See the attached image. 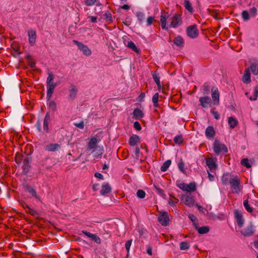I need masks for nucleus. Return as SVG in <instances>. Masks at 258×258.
Listing matches in <instances>:
<instances>
[{
	"mask_svg": "<svg viewBox=\"0 0 258 258\" xmlns=\"http://www.w3.org/2000/svg\"><path fill=\"white\" fill-rule=\"evenodd\" d=\"M73 42L74 44L77 45L78 48L81 51H82L85 55L87 56L91 55V51L87 45H85L81 42H80L79 41L76 40H74Z\"/></svg>",
	"mask_w": 258,
	"mask_h": 258,
	"instance_id": "nucleus-6",
	"label": "nucleus"
},
{
	"mask_svg": "<svg viewBox=\"0 0 258 258\" xmlns=\"http://www.w3.org/2000/svg\"><path fill=\"white\" fill-rule=\"evenodd\" d=\"M228 124L231 128H234L238 124L237 120L233 117H229L228 118Z\"/></svg>",
	"mask_w": 258,
	"mask_h": 258,
	"instance_id": "nucleus-34",
	"label": "nucleus"
},
{
	"mask_svg": "<svg viewBox=\"0 0 258 258\" xmlns=\"http://www.w3.org/2000/svg\"><path fill=\"white\" fill-rule=\"evenodd\" d=\"M28 64L31 68H34L35 67V63L32 59L28 60Z\"/></svg>",
	"mask_w": 258,
	"mask_h": 258,
	"instance_id": "nucleus-60",
	"label": "nucleus"
},
{
	"mask_svg": "<svg viewBox=\"0 0 258 258\" xmlns=\"http://www.w3.org/2000/svg\"><path fill=\"white\" fill-rule=\"evenodd\" d=\"M181 200L186 205L189 207L193 206L195 203L194 199L187 195L182 196Z\"/></svg>",
	"mask_w": 258,
	"mask_h": 258,
	"instance_id": "nucleus-21",
	"label": "nucleus"
},
{
	"mask_svg": "<svg viewBox=\"0 0 258 258\" xmlns=\"http://www.w3.org/2000/svg\"><path fill=\"white\" fill-rule=\"evenodd\" d=\"M184 163L182 159H181L180 162L178 164V167L179 170L183 173H185V171L184 169Z\"/></svg>",
	"mask_w": 258,
	"mask_h": 258,
	"instance_id": "nucleus-45",
	"label": "nucleus"
},
{
	"mask_svg": "<svg viewBox=\"0 0 258 258\" xmlns=\"http://www.w3.org/2000/svg\"><path fill=\"white\" fill-rule=\"evenodd\" d=\"M182 190L187 192H194L196 190L197 187L195 182H190L189 184L181 183L177 185Z\"/></svg>",
	"mask_w": 258,
	"mask_h": 258,
	"instance_id": "nucleus-5",
	"label": "nucleus"
},
{
	"mask_svg": "<svg viewBox=\"0 0 258 258\" xmlns=\"http://www.w3.org/2000/svg\"><path fill=\"white\" fill-rule=\"evenodd\" d=\"M211 111L215 119H218L219 118L220 116L217 111L213 110H211Z\"/></svg>",
	"mask_w": 258,
	"mask_h": 258,
	"instance_id": "nucleus-58",
	"label": "nucleus"
},
{
	"mask_svg": "<svg viewBox=\"0 0 258 258\" xmlns=\"http://www.w3.org/2000/svg\"><path fill=\"white\" fill-rule=\"evenodd\" d=\"M206 165L210 168L211 171L217 168L216 162L213 158H210L206 160Z\"/></svg>",
	"mask_w": 258,
	"mask_h": 258,
	"instance_id": "nucleus-27",
	"label": "nucleus"
},
{
	"mask_svg": "<svg viewBox=\"0 0 258 258\" xmlns=\"http://www.w3.org/2000/svg\"><path fill=\"white\" fill-rule=\"evenodd\" d=\"M241 164L246 168H249L251 167V164L249 163L247 158H244L241 160Z\"/></svg>",
	"mask_w": 258,
	"mask_h": 258,
	"instance_id": "nucleus-42",
	"label": "nucleus"
},
{
	"mask_svg": "<svg viewBox=\"0 0 258 258\" xmlns=\"http://www.w3.org/2000/svg\"><path fill=\"white\" fill-rule=\"evenodd\" d=\"M111 191V187L107 182H104L102 185V188L100 191L101 195H105Z\"/></svg>",
	"mask_w": 258,
	"mask_h": 258,
	"instance_id": "nucleus-22",
	"label": "nucleus"
},
{
	"mask_svg": "<svg viewBox=\"0 0 258 258\" xmlns=\"http://www.w3.org/2000/svg\"><path fill=\"white\" fill-rule=\"evenodd\" d=\"M173 42L176 45L179 47L182 46L184 42L183 39L180 36L176 37Z\"/></svg>",
	"mask_w": 258,
	"mask_h": 258,
	"instance_id": "nucleus-35",
	"label": "nucleus"
},
{
	"mask_svg": "<svg viewBox=\"0 0 258 258\" xmlns=\"http://www.w3.org/2000/svg\"><path fill=\"white\" fill-rule=\"evenodd\" d=\"M82 232L85 235L91 238V239L94 242H95L96 243L100 244L101 243V239L100 237L98 236L97 235L91 233L90 232L85 230H83Z\"/></svg>",
	"mask_w": 258,
	"mask_h": 258,
	"instance_id": "nucleus-18",
	"label": "nucleus"
},
{
	"mask_svg": "<svg viewBox=\"0 0 258 258\" xmlns=\"http://www.w3.org/2000/svg\"><path fill=\"white\" fill-rule=\"evenodd\" d=\"M158 222L163 226H166L169 222L168 214L167 212L161 211L159 213L158 218Z\"/></svg>",
	"mask_w": 258,
	"mask_h": 258,
	"instance_id": "nucleus-4",
	"label": "nucleus"
},
{
	"mask_svg": "<svg viewBox=\"0 0 258 258\" xmlns=\"http://www.w3.org/2000/svg\"><path fill=\"white\" fill-rule=\"evenodd\" d=\"M50 121V117L49 112H47L43 120V130L45 133L49 132L48 124Z\"/></svg>",
	"mask_w": 258,
	"mask_h": 258,
	"instance_id": "nucleus-23",
	"label": "nucleus"
},
{
	"mask_svg": "<svg viewBox=\"0 0 258 258\" xmlns=\"http://www.w3.org/2000/svg\"><path fill=\"white\" fill-rule=\"evenodd\" d=\"M35 126L38 130V131L39 132H41V122L39 120H38L36 124H35Z\"/></svg>",
	"mask_w": 258,
	"mask_h": 258,
	"instance_id": "nucleus-57",
	"label": "nucleus"
},
{
	"mask_svg": "<svg viewBox=\"0 0 258 258\" xmlns=\"http://www.w3.org/2000/svg\"><path fill=\"white\" fill-rule=\"evenodd\" d=\"M29 43L31 46H34L36 39V32L34 30H29L28 31Z\"/></svg>",
	"mask_w": 258,
	"mask_h": 258,
	"instance_id": "nucleus-17",
	"label": "nucleus"
},
{
	"mask_svg": "<svg viewBox=\"0 0 258 258\" xmlns=\"http://www.w3.org/2000/svg\"><path fill=\"white\" fill-rule=\"evenodd\" d=\"M154 20V17L151 16L148 17L146 21L147 26H149L153 24Z\"/></svg>",
	"mask_w": 258,
	"mask_h": 258,
	"instance_id": "nucleus-51",
	"label": "nucleus"
},
{
	"mask_svg": "<svg viewBox=\"0 0 258 258\" xmlns=\"http://www.w3.org/2000/svg\"><path fill=\"white\" fill-rule=\"evenodd\" d=\"M234 216L238 226L240 227H242L244 220L241 213L239 210H235L234 211Z\"/></svg>",
	"mask_w": 258,
	"mask_h": 258,
	"instance_id": "nucleus-13",
	"label": "nucleus"
},
{
	"mask_svg": "<svg viewBox=\"0 0 258 258\" xmlns=\"http://www.w3.org/2000/svg\"><path fill=\"white\" fill-rule=\"evenodd\" d=\"M130 8H131V6L130 5L125 4L123 6H120L119 9H123V10H130Z\"/></svg>",
	"mask_w": 258,
	"mask_h": 258,
	"instance_id": "nucleus-63",
	"label": "nucleus"
},
{
	"mask_svg": "<svg viewBox=\"0 0 258 258\" xmlns=\"http://www.w3.org/2000/svg\"><path fill=\"white\" fill-rule=\"evenodd\" d=\"M242 81L244 83L248 84L250 82V75L249 69L245 71V73L243 76Z\"/></svg>",
	"mask_w": 258,
	"mask_h": 258,
	"instance_id": "nucleus-31",
	"label": "nucleus"
},
{
	"mask_svg": "<svg viewBox=\"0 0 258 258\" xmlns=\"http://www.w3.org/2000/svg\"><path fill=\"white\" fill-rule=\"evenodd\" d=\"M60 149V145L58 144H49L46 145L45 150L49 152H55Z\"/></svg>",
	"mask_w": 258,
	"mask_h": 258,
	"instance_id": "nucleus-24",
	"label": "nucleus"
},
{
	"mask_svg": "<svg viewBox=\"0 0 258 258\" xmlns=\"http://www.w3.org/2000/svg\"><path fill=\"white\" fill-rule=\"evenodd\" d=\"M96 0H86L85 2L86 5L91 6L93 5L96 2Z\"/></svg>",
	"mask_w": 258,
	"mask_h": 258,
	"instance_id": "nucleus-56",
	"label": "nucleus"
},
{
	"mask_svg": "<svg viewBox=\"0 0 258 258\" xmlns=\"http://www.w3.org/2000/svg\"><path fill=\"white\" fill-rule=\"evenodd\" d=\"M152 77L155 82L156 83L158 89H160L161 88V85L160 81V77L159 74L157 72H154L152 74Z\"/></svg>",
	"mask_w": 258,
	"mask_h": 258,
	"instance_id": "nucleus-32",
	"label": "nucleus"
},
{
	"mask_svg": "<svg viewBox=\"0 0 258 258\" xmlns=\"http://www.w3.org/2000/svg\"><path fill=\"white\" fill-rule=\"evenodd\" d=\"M210 90V86L207 83H205L203 86V92L204 94H208Z\"/></svg>",
	"mask_w": 258,
	"mask_h": 258,
	"instance_id": "nucleus-46",
	"label": "nucleus"
},
{
	"mask_svg": "<svg viewBox=\"0 0 258 258\" xmlns=\"http://www.w3.org/2000/svg\"><path fill=\"white\" fill-rule=\"evenodd\" d=\"M213 150L216 155H219L221 152L227 153L228 149L224 145L221 144L218 141L216 140L213 145Z\"/></svg>",
	"mask_w": 258,
	"mask_h": 258,
	"instance_id": "nucleus-3",
	"label": "nucleus"
},
{
	"mask_svg": "<svg viewBox=\"0 0 258 258\" xmlns=\"http://www.w3.org/2000/svg\"><path fill=\"white\" fill-rule=\"evenodd\" d=\"M184 7L185 9L189 12L192 13L193 12V8L192 7V6L189 2V0H185L184 3Z\"/></svg>",
	"mask_w": 258,
	"mask_h": 258,
	"instance_id": "nucleus-37",
	"label": "nucleus"
},
{
	"mask_svg": "<svg viewBox=\"0 0 258 258\" xmlns=\"http://www.w3.org/2000/svg\"><path fill=\"white\" fill-rule=\"evenodd\" d=\"M233 177V176H232L228 173L224 174L221 179L222 183L224 185L229 184L230 180L232 179Z\"/></svg>",
	"mask_w": 258,
	"mask_h": 258,
	"instance_id": "nucleus-28",
	"label": "nucleus"
},
{
	"mask_svg": "<svg viewBox=\"0 0 258 258\" xmlns=\"http://www.w3.org/2000/svg\"><path fill=\"white\" fill-rule=\"evenodd\" d=\"M140 153V149L138 147H136L135 149V155L137 159H139V154Z\"/></svg>",
	"mask_w": 258,
	"mask_h": 258,
	"instance_id": "nucleus-61",
	"label": "nucleus"
},
{
	"mask_svg": "<svg viewBox=\"0 0 258 258\" xmlns=\"http://www.w3.org/2000/svg\"><path fill=\"white\" fill-rule=\"evenodd\" d=\"M168 13L166 12L164 10H162L161 11V18H160V22L161 24V28L163 30H167V28L166 27V20L167 18H168Z\"/></svg>",
	"mask_w": 258,
	"mask_h": 258,
	"instance_id": "nucleus-16",
	"label": "nucleus"
},
{
	"mask_svg": "<svg viewBox=\"0 0 258 258\" xmlns=\"http://www.w3.org/2000/svg\"><path fill=\"white\" fill-rule=\"evenodd\" d=\"M188 218L193 222H194L197 219V218L196 217V216L194 215L191 214H189Z\"/></svg>",
	"mask_w": 258,
	"mask_h": 258,
	"instance_id": "nucleus-64",
	"label": "nucleus"
},
{
	"mask_svg": "<svg viewBox=\"0 0 258 258\" xmlns=\"http://www.w3.org/2000/svg\"><path fill=\"white\" fill-rule=\"evenodd\" d=\"M134 127L138 131H140L142 128L140 123L137 121L134 122Z\"/></svg>",
	"mask_w": 258,
	"mask_h": 258,
	"instance_id": "nucleus-53",
	"label": "nucleus"
},
{
	"mask_svg": "<svg viewBox=\"0 0 258 258\" xmlns=\"http://www.w3.org/2000/svg\"><path fill=\"white\" fill-rule=\"evenodd\" d=\"M174 142L176 144L180 145L183 142V137L181 135H179L174 138Z\"/></svg>",
	"mask_w": 258,
	"mask_h": 258,
	"instance_id": "nucleus-39",
	"label": "nucleus"
},
{
	"mask_svg": "<svg viewBox=\"0 0 258 258\" xmlns=\"http://www.w3.org/2000/svg\"><path fill=\"white\" fill-rule=\"evenodd\" d=\"M158 98H159V94L158 93H155L152 97L153 103H158Z\"/></svg>",
	"mask_w": 258,
	"mask_h": 258,
	"instance_id": "nucleus-52",
	"label": "nucleus"
},
{
	"mask_svg": "<svg viewBox=\"0 0 258 258\" xmlns=\"http://www.w3.org/2000/svg\"><path fill=\"white\" fill-rule=\"evenodd\" d=\"M31 159L28 156L25 157L23 159V171L22 173L26 175L29 171L31 167Z\"/></svg>",
	"mask_w": 258,
	"mask_h": 258,
	"instance_id": "nucleus-7",
	"label": "nucleus"
},
{
	"mask_svg": "<svg viewBox=\"0 0 258 258\" xmlns=\"http://www.w3.org/2000/svg\"><path fill=\"white\" fill-rule=\"evenodd\" d=\"M212 98L213 99V103L215 105L219 104V93L217 88L213 87L212 88Z\"/></svg>",
	"mask_w": 258,
	"mask_h": 258,
	"instance_id": "nucleus-14",
	"label": "nucleus"
},
{
	"mask_svg": "<svg viewBox=\"0 0 258 258\" xmlns=\"http://www.w3.org/2000/svg\"><path fill=\"white\" fill-rule=\"evenodd\" d=\"M78 92V89L77 87L72 84L71 85V89L69 90V98L71 99H74L76 96Z\"/></svg>",
	"mask_w": 258,
	"mask_h": 258,
	"instance_id": "nucleus-25",
	"label": "nucleus"
},
{
	"mask_svg": "<svg viewBox=\"0 0 258 258\" xmlns=\"http://www.w3.org/2000/svg\"><path fill=\"white\" fill-rule=\"evenodd\" d=\"M255 232L254 226L252 224H249L241 231V234L244 236H250L252 235Z\"/></svg>",
	"mask_w": 258,
	"mask_h": 258,
	"instance_id": "nucleus-12",
	"label": "nucleus"
},
{
	"mask_svg": "<svg viewBox=\"0 0 258 258\" xmlns=\"http://www.w3.org/2000/svg\"><path fill=\"white\" fill-rule=\"evenodd\" d=\"M171 164V161L170 160H166L161 166L160 168L161 170L163 172L166 171L168 169Z\"/></svg>",
	"mask_w": 258,
	"mask_h": 258,
	"instance_id": "nucleus-36",
	"label": "nucleus"
},
{
	"mask_svg": "<svg viewBox=\"0 0 258 258\" xmlns=\"http://www.w3.org/2000/svg\"><path fill=\"white\" fill-rule=\"evenodd\" d=\"M147 252L150 255H152V247L150 245H148L147 249Z\"/></svg>",
	"mask_w": 258,
	"mask_h": 258,
	"instance_id": "nucleus-59",
	"label": "nucleus"
},
{
	"mask_svg": "<svg viewBox=\"0 0 258 258\" xmlns=\"http://www.w3.org/2000/svg\"><path fill=\"white\" fill-rule=\"evenodd\" d=\"M243 206L248 212L251 213L253 211V208L249 206L247 200L244 201Z\"/></svg>",
	"mask_w": 258,
	"mask_h": 258,
	"instance_id": "nucleus-40",
	"label": "nucleus"
},
{
	"mask_svg": "<svg viewBox=\"0 0 258 258\" xmlns=\"http://www.w3.org/2000/svg\"><path fill=\"white\" fill-rule=\"evenodd\" d=\"M241 16L244 21H247L250 19V15L246 10L242 11Z\"/></svg>",
	"mask_w": 258,
	"mask_h": 258,
	"instance_id": "nucleus-41",
	"label": "nucleus"
},
{
	"mask_svg": "<svg viewBox=\"0 0 258 258\" xmlns=\"http://www.w3.org/2000/svg\"><path fill=\"white\" fill-rule=\"evenodd\" d=\"M48 76L46 79V86H47V95L46 98L49 99L54 91L55 88L57 86V84L54 83V77L51 73H48Z\"/></svg>",
	"mask_w": 258,
	"mask_h": 258,
	"instance_id": "nucleus-1",
	"label": "nucleus"
},
{
	"mask_svg": "<svg viewBox=\"0 0 258 258\" xmlns=\"http://www.w3.org/2000/svg\"><path fill=\"white\" fill-rule=\"evenodd\" d=\"M140 142V137L137 135H133L130 138L129 144L131 146H134Z\"/></svg>",
	"mask_w": 258,
	"mask_h": 258,
	"instance_id": "nucleus-29",
	"label": "nucleus"
},
{
	"mask_svg": "<svg viewBox=\"0 0 258 258\" xmlns=\"http://www.w3.org/2000/svg\"><path fill=\"white\" fill-rule=\"evenodd\" d=\"M127 46L136 52L137 53H140L141 52V50L140 49L138 48L135 44L132 41H128L127 44Z\"/></svg>",
	"mask_w": 258,
	"mask_h": 258,
	"instance_id": "nucleus-33",
	"label": "nucleus"
},
{
	"mask_svg": "<svg viewBox=\"0 0 258 258\" xmlns=\"http://www.w3.org/2000/svg\"><path fill=\"white\" fill-rule=\"evenodd\" d=\"M194 225L195 229L198 231V233L200 234H204L209 232L210 228L209 226H205L202 227H199L198 224L196 223H194Z\"/></svg>",
	"mask_w": 258,
	"mask_h": 258,
	"instance_id": "nucleus-19",
	"label": "nucleus"
},
{
	"mask_svg": "<svg viewBox=\"0 0 258 258\" xmlns=\"http://www.w3.org/2000/svg\"><path fill=\"white\" fill-rule=\"evenodd\" d=\"M257 9L255 7H252L249 10V14L252 17H255L256 15Z\"/></svg>",
	"mask_w": 258,
	"mask_h": 258,
	"instance_id": "nucleus-49",
	"label": "nucleus"
},
{
	"mask_svg": "<svg viewBox=\"0 0 258 258\" xmlns=\"http://www.w3.org/2000/svg\"><path fill=\"white\" fill-rule=\"evenodd\" d=\"M205 135L209 139H213L215 135V131L212 126H208L205 131Z\"/></svg>",
	"mask_w": 258,
	"mask_h": 258,
	"instance_id": "nucleus-20",
	"label": "nucleus"
},
{
	"mask_svg": "<svg viewBox=\"0 0 258 258\" xmlns=\"http://www.w3.org/2000/svg\"><path fill=\"white\" fill-rule=\"evenodd\" d=\"M240 179L237 176H234L233 178L230 180L229 184L230 185V189L232 193L238 194L240 192Z\"/></svg>",
	"mask_w": 258,
	"mask_h": 258,
	"instance_id": "nucleus-2",
	"label": "nucleus"
},
{
	"mask_svg": "<svg viewBox=\"0 0 258 258\" xmlns=\"http://www.w3.org/2000/svg\"><path fill=\"white\" fill-rule=\"evenodd\" d=\"M94 176L96 178H99L100 179H103V175L99 172H96L94 174Z\"/></svg>",
	"mask_w": 258,
	"mask_h": 258,
	"instance_id": "nucleus-62",
	"label": "nucleus"
},
{
	"mask_svg": "<svg viewBox=\"0 0 258 258\" xmlns=\"http://www.w3.org/2000/svg\"><path fill=\"white\" fill-rule=\"evenodd\" d=\"M146 193L142 189H139L137 192V196L140 199H143L145 197Z\"/></svg>",
	"mask_w": 258,
	"mask_h": 258,
	"instance_id": "nucleus-44",
	"label": "nucleus"
},
{
	"mask_svg": "<svg viewBox=\"0 0 258 258\" xmlns=\"http://www.w3.org/2000/svg\"><path fill=\"white\" fill-rule=\"evenodd\" d=\"M182 24V18L179 14H174L171 18L170 27L177 28Z\"/></svg>",
	"mask_w": 258,
	"mask_h": 258,
	"instance_id": "nucleus-9",
	"label": "nucleus"
},
{
	"mask_svg": "<svg viewBox=\"0 0 258 258\" xmlns=\"http://www.w3.org/2000/svg\"><path fill=\"white\" fill-rule=\"evenodd\" d=\"M132 241H133V239H131L128 240L125 242V249H126V251H127L128 253L129 252L130 247H131V246L132 245Z\"/></svg>",
	"mask_w": 258,
	"mask_h": 258,
	"instance_id": "nucleus-47",
	"label": "nucleus"
},
{
	"mask_svg": "<svg viewBox=\"0 0 258 258\" xmlns=\"http://www.w3.org/2000/svg\"><path fill=\"white\" fill-rule=\"evenodd\" d=\"M136 16L138 18V20L140 24H142L145 19V14L142 12H137Z\"/></svg>",
	"mask_w": 258,
	"mask_h": 258,
	"instance_id": "nucleus-38",
	"label": "nucleus"
},
{
	"mask_svg": "<svg viewBox=\"0 0 258 258\" xmlns=\"http://www.w3.org/2000/svg\"><path fill=\"white\" fill-rule=\"evenodd\" d=\"M199 102L200 105L204 108H208V105L212 103L210 97L208 96L200 97Z\"/></svg>",
	"mask_w": 258,
	"mask_h": 258,
	"instance_id": "nucleus-15",
	"label": "nucleus"
},
{
	"mask_svg": "<svg viewBox=\"0 0 258 258\" xmlns=\"http://www.w3.org/2000/svg\"><path fill=\"white\" fill-rule=\"evenodd\" d=\"M24 188L25 191L28 192L32 196V197H33L38 201H40V197L38 196L37 192L34 187L26 184L24 185Z\"/></svg>",
	"mask_w": 258,
	"mask_h": 258,
	"instance_id": "nucleus-10",
	"label": "nucleus"
},
{
	"mask_svg": "<svg viewBox=\"0 0 258 258\" xmlns=\"http://www.w3.org/2000/svg\"><path fill=\"white\" fill-rule=\"evenodd\" d=\"M49 106L53 111L54 112L56 110V104L54 101H50L49 102Z\"/></svg>",
	"mask_w": 258,
	"mask_h": 258,
	"instance_id": "nucleus-50",
	"label": "nucleus"
},
{
	"mask_svg": "<svg viewBox=\"0 0 258 258\" xmlns=\"http://www.w3.org/2000/svg\"><path fill=\"white\" fill-rule=\"evenodd\" d=\"M187 35L191 38H196L198 36L199 30L196 25H191L186 29Z\"/></svg>",
	"mask_w": 258,
	"mask_h": 258,
	"instance_id": "nucleus-8",
	"label": "nucleus"
},
{
	"mask_svg": "<svg viewBox=\"0 0 258 258\" xmlns=\"http://www.w3.org/2000/svg\"><path fill=\"white\" fill-rule=\"evenodd\" d=\"M133 117L136 119H139L143 118L144 114L139 108H135L133 113Z\"/></svg>",
	"mask_w": 258,
	"mask_h": 258,
	"instance_id": "nucleus-30",
	"label": "nucleus"
},
{
	"mask_svg": "<svg viewBox=\"0 0 258 258\" xmlns=\"http://www.w3.org/2000/svg\"><path fill=\"white\" fill-rule=\"evenodd\" d=\"M249 69L253 75H257L258 74V60H254L250 63Z\"/></svg>",
	"mask_w": 258,
	"mask_h": 258,
	"instance_id": "nucleus-26",
	"label": "nucleus"
},
{
	"mask_svg": "<svg viewBox=\"0 0 258 258\" xmlns=\"http://www.w3.org/2000/svg\"><path fill=\"white\" fill-rule=\"evenodd\" d=\"M258 96V86H256L254 89V97H249L250 100H256Z\"/></svg>",
	"mask_w": 258,
	"mask_h": 258,
	"instance_id": "nucleus-48",
	"label": "nucleus"
},
{
	"mask_svg": "<svg viewBox=\"0 0 258 258\" xmlns=\"http://www.w3.org/2000/svg\"><path fill=\"white\" fill-rule=\"evenodd\" d=\"M74 125L80 129H83L84 127V123L83 121L78 123H75Z\"/></svg>",
	"mask_w": 258,
	"mask_h": 258,
	"instance_id": "nucleus-54",
	"label": "nucleus"
},
{
	"mask_svg": "<svg viewBox=\"0 0 258 258\" xmlns=\"http://www.w3.org/2000/svg\"><path fill=\"white\" fill-rule=\"evenodd\" d=\"M98 140L96 138H91L87 144V150H91L93 153L97 149L98 146Z\"/></svg>",
	"mask_w": 258,
	"mask_h": 258,
	"instance_id": "nucleus-11",
	"label": "nucleus"
},
{
	"mask_svg": "<svg viewBox=\"0 0 258 258\" xmlns=\"http://www.w3.org/2000/svg\"><path fill=\"white\" fill-rule=\"evenodd\" d=\"M26 206L27 208H28L29 210L32 211V212L30 213V214H31L32 216H35L36 215H38V213L37 212L32 209L28 205H26Z\"/></svg>",
	"mask_w": 258,
	"mask_h": 258,
	"instance_id": "nucleus-55",
	"label": "nucleus"
},
{
	"mask_svg": "<svg viewBox=\"0 0 258 258\" xmlns=\"http://www.w3.org/2000/svg\"><path fill=\"white\" fill-rule=\"evenodd\" d=\"M189 248V244L186 242H181L180 243V248L181 250H186Z\"/></svg>",
	"mask_w": 258,
	"mask_h": 258,
	"instance_id": "nucleus-43",
	"label": "nucleus"
}]
</instances>
